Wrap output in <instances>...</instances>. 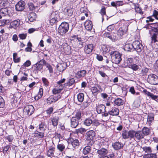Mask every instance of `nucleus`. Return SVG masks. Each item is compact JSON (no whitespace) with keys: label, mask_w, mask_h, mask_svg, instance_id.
I'll list each match as a JSON object with an SVG mask.
<instances>
[{"label":"nucleus","mask_w":158,"mask_h":158,"mask_svg":"<svg viewBox=\"0 0 158 158\" xmlns=\"http://www.w3.org/2000/svg\"><path fill=\"white\" fill-rule=\"evenodd\" d=\"M81 117V112L78 111L76 112L75 115L71 119V126L73 128H75L78 124L79 120Z\"/></svg>","instance_id":"obj_1"},{"label":"nucleus","mask_w":158,"mask_h":158,"mask_svg":"<svg viewBox=\"0 0 158 158\" xmlns=\"http://www.w3.org/2000/svg\"><path fill=\"white\" fill-rule=\"evenodd\" d=\"M47 155L49 157L53 156L55 149V146L52 141L47 143Z\"/></svg>","instance_id":"obj_2"},{"label":"nucleus","mask_w":158,"mask_h":158,"mask_svg":"<svg viewBox=\"0 0 158 158\" xmlns=\"http://www.w3.org/2000/svg\"><path fill=\"white\" fill-rule=\"evenodd\" d=\"M69 26L68 23L64 22L60 25L58 28V32L62 35H64L68 32Z\"/></svg>","instance_id":"obj_3"},{"label":"nucleus","mask_w":158,"mask_h":158,"mask_svg":"<svg viewBox=\"0 0 158 158\" xmlns=\"http://www.w3.org/2000/svg\"><path fill=\"white\" fill-rule=\"evenodd\" d=\"M113 63L116 64H119L122 60L121 55L117 51L111 52L110 53Z\"/></svg>","instance_id":"obj_4"},{"label":"nucleus","mask_w":158,"mask_h":158,"mask_svg":"<svg viewBox=\"0 0 158 158\" xmlns=\"http://www.w3.org/2000/svg\"><path fill=\"white\" fill-rule=\"evenodd\" d=\"M46 63V62L44 60H41L33 66L34 71L35 73H38V71H41L43 69V65Z\"/></svg>","instance_id":"obj_5"},{"label":"nucleus","mask_w":158,"mask_h":158,"mask_svg":"<svg viewBox=\"0 0 158 158\" xmlns=\"http://www.w3.org/2000/svg\"><path fill=\"white\" fill-rule=\"evenodd\" d=\"M34 111V107L28 105L26 106L23 109V113L25 115H30L32 114Z\"/></svg>","instance_id":"obj_6"},{"label":"nucleus","mask_w":158,"mask_h":158,"mask_svg":"<svg viewBox=\"0 0 158 158\" xmlns=\"http://www.w3.org/2000/svg\"><path fill=\"white\" fill-rule=\"evenodd\" d=\"M148 80L151 84L155 85L158 83V77L154 74H150L148 76Z\"/></svg>","instance_id":"obj_7"},{"label":"nucleus","mask_w":158,"mask_h":158,"mask_svg":"<svg viewBox=\"0 0 158 158\" xmlns=\"http://www.w3.org/2000/svg\"><path fill=\"white\" fill-rule=\"evenodd\" d=\"M133 48L137 52H140L143 49V47L139 41H135L133 43Z\"/></svg>","instance_id":"obj_8"},{"label":"nucleus","mask_w":158,"mask_h":158,"mask_svg":"<svg viewBox=\"0 0 158 158\" xmlns=\"http://www.w3.org/2000/svg\"><path fill=\"white\" fill-rule=\"evenodd\" d=\"M127 27L126 25L119 28L117 33L119 39H121L122 36L126 33L128 30Z\"/></svg>","instance_id":"obj_9"},{"label":"nucleus","mask_w":158,"mask_h":158,"mask_svg":"<svg viewBox=\"0 0 158 158\" xmlns=\"http://www.w3.org/2000/svg\"><path fill=\"white\" fill-rule=\"evenodd\" d=\"M25 3L23 1H20L15 5V9L17 11H22L25 8Z\"/></svg>","instance_id":"obj_10"},{"label":"nucleus","mask_w":158,"mask_h":158,"mask_svg":"<svg viewBox=\"0 0 158 158\" xmlns=\"http://www.w3.org/2000/svg\"><path fill=\"white\" fill-rule=\"evenodd\" d=\"M73 9L72 8L71 6H67L64 10V13L66 16H71L73 13Z\"/></svg>","instance_id":"obj_11"},{"label":"nucleus","mask_w":158,"mask_h":158,"mask_svg":"<svg viewBox=\"0 0 158 158\" xmlns=\"http://www.w3.org/2000/svg\"><path fill=\"white\" fill-rule=\"evenodd\" d=\"M143 92L148 96L152 100L156 101L158 102V96L154 95L153 94L151 93L147 90L146 89H144Z\"/></svg>","instance_id":"obj_12"},{"label":"nucleus","mask_w":158,"mask_h":158,"mask_svg":"<svg viewBox=\"0 0 158 158\" xmlns=\"http://www.w3.org/2000/svg\"><path fill=\"white\" fill-rule=\"evenodd\" d=\"M93 49V46L92 44L86 45L84 47V52L87 54L91 53Z\"/></svg>","instance_id":"obj_13"},{"label":"nucleus","mask_w":158,"mask_h":158,"mask_svg":"<svg viewBox=\"0 0 158 158\" xmlns=\"http://www.w3.org/2000/svg\"><path fill=\"white\" fill-rule=\"evenodd\" d=\"M65 80V79L63 78L57 82L56 85V86L59 89H60V90L61 91L64 87V86L66 85L63 84Z\"/></svg>","instance_id":"obj_14"},{"label":"nucleus","mask_w":158,"mask_h":158,"mask_svg":"<svg viewBox=\"0 0 158 158\" xmlns=\"http://www.w3.org/2000/svg\"><path fill=\"white\" fill-rule=\"evenodd\" d=\"M94 136L95 133L93 130L87 132L86 135L87 139L89 140H93Z\"/></svg>","instance_id":"obj_15"},{"label":"nucleus","mask_w":158,"mask_h":158,"mask_svg":"<svg viewBox=\"0 0 158 158\" xmlns=\"http://www.w3.org/2000/svg\"><path fill=\"white\" fill-rule=\"evenodd\" d=\"M59 119V117L58 116H55L50 119L52 125L54 127L56 126L57 125Z\"/></svg>","instance_id":"obj_16"},{"label":"nucleus","mask_w":158,"mask_h":158,"mask_svg":"<svg viewBox=\"0 0 158 158\" xmlns=\"http://www.w3.org/2000/svg\"><path fill=\"white\" fill-rule=\"evenodd\" d=\"M84 25L85 29L87 30H91L92 28V23L90 20H88L86 21L84 23Z\"/></svg>","instance_id":"obj_17"},{"label":"nucleus","mask_w":158,"mask_h":158,"mask_svg":"<svg viewBox=\"0 0 158 158\" xmlns=\"http://www.w3.org/2000/svg\"><path fill=\"white\" fill-rule=\"evenodd\" d=\"M86 73V71L85 70L78 71L76 74V77L80 78L84 77Z\"/></svg>","instance_id":"obj_18"},{"label":"nucleus","mask_w":158,"mask_h":158,"mask_svg":"<svg viewBox=\"0 0 158 158\" xmlns=\"http://www.w3.org/2000/svg\"><path fill=\"white\" fill-rule=\"evenodd\" d=\"M71 40H74L75 41L78 42V44L81 45H82L83 42L82 41L81 38L79 37L77 35H73L71 37Z\"/></svg>","instance_id":"obj_19"},{"label":"nucleus","mask_w":158,"mask_h":158,"mask_svg":"<svg viewBox=\"0 0 158 158\" xmlns=\"http://www.w3.org/2000/svg\"><path fill=\"white\" fill-rule=\"evenodd\" d=\"M106 107L104 105H98L97 108L96 110L99 114H100L105 111Z\"/></svg>","instance_id":"obj_20"},{"label":"nucleus","mask_w":158,"mask_h":158,"mask_svg":"<svg viewBox=\"0 0 158 158\" xmlns=\"http://www.w3.org/2000/svg\"><path fill=\"white\" fill-rule=\"evenodd\" d=\"M123 144L119 142H116L112 144L113 147L115 150L120 149L123 148Z\"/></svg>","instance_id":"obj_21"},{"label":"nucleus","mask_w":158,"mask_h":158,"mask_svg":"<svg viewBox=\"0 0 158 158\" xmlns=\"http://www.w3.org/2000/svg\"><path fill=\"white\" fill-rule=\"evenodd\" d=\"M109 114L111 115H117L119 113V110L116 108H112L111 110L108 111Z\"/></svg>","instance_id":"obj_22"},{"label":"nucleus","mask_w":158,"mask_h":158,"mask_svg":"<svg viewBox=\"0 0 158 158\" xmlns=\"http://www.w3.org/2000/svg\"><path fill=\"white\" fill-rule=\"evenodd\" d=\"M36 17V14L35 13H31L28 15L29 21L31 22L35 21Z\"/></svg>","instance_id":"obj_23"},{"label":"nucleus","mask_w":158,"mask_h":158,"mask_svg":"<svg viewBox=\"0 0 158 158\" xmlns=\"http://www.w3.org/2000/svg\"><path fill=\"white\" fill-rule=\"evenodd\" d=\"M135 137L139 140L143 138V135L140 131H135Z\"/></svg>","instance_id":"obj_24"},{"label":"nucleus","mask_w":158,"mask_h":158,"mask_svg":"<svg viewBox=\"0 0 158 158\" xmlns=\"http://www.w3.org/2000/svg\"><path fill=\"white\" fill-rule=\"evenodd\" d=\"M91 147L89 146H87L83 149L82 153L84 155H86L89 153L91 152Z\"/></svg>","instance_id":"obj_25"},{"label":"nucleus","mask_w":158,"mask_h":158,"mask_svg":"<svg viewBox=\"0 0 158 158\" xmlns=\"http://www.w3.org/2000/svg\"><path fill=\"white\" fill-rule=\"evenodd\" d=\"M0 14L2 16L9 15V11L7 8H2L0 10Z\"/></svg>","instance_id":"obj_26"},{"label":"nucleus","mask_w":158,"mask_h":158,"mask_svg":"<svg viewBox=\"0 0 158 158\" xmlns=\"http://www.w3.org/2000/svg\"><path fill=\"white\" fill-rule=\"evenodd\" d=\"M97 153L100 155L104 156L107 154L108 151L105 148H102L98 149Z\"/></svg>","instance_id":"obj_27"},{"label":"nucleus","mask_w":158,"mask_h":158,"mask_svg":"<svg viewBox=\"0 0 158 158\" xmlns=\"http://www.w3.org/2000/svg\"><path fill=\"white\" fill-rule=\"evenodd\" d=\"M133 48V44L126 43L124 47V49L127 51H130L132 48Z\"/></svg>","instance_id":"obj_28"},{"label":"nucleus","mask_w":158,"mask_h":158,"mask_svg":"<svg viewBox=\"0 0 158 158\" xmlns=\"http://www.w3.org/2000/svg\"><path fill=\"white\" fill-rule=\"evenodd\" d=\"M20 24V20L17 19L14 20L10 23V25L14 27H18Z\"/></svg>","instance_id":"obj_29"},{"label":"nucleus","mask_w":158,"mask_h":158,"mask_svg":"<svg viewBox=\"0 0 158 158\" xmlns=\"http://www.w3.org/2000/svg\"><path fill=\"white\" fill-rule=\"evenodd\" d=\"M59 17V12L57 11H53L49 16L50 18H53L56 19H57Z\"/></svg>","instance_id":"obj_30"},{"label":"nucleus","mask_w":158,"mask_h":158,"mask_svg":"<svg viewBox=\"0 0 158 158\" xmlns=\"http://www.w3.org/2000/svg\"><path fill=\"white\" fill-rule=\"evenodd\" d=\"M43 95V89L40 88L39 90V92L37 96L34 97V99L36 100H38L39 99L41 98Z\"/></svg>","instance_id":"obj_31"},{"label":"nucleus","mask_w":158,"mask_h":158,"mask_svg":"<svg viewBox=\"0 0 158 158\" xmlns=\"http://www.w3.org/2000/svg\"><path fill=\"white\" fill-rule=\"evenodd\" d=\"M110 37V39L113 41H115L119 39L118 35L116 33H112Z\"/></svg>","instance_id":"obj_32"},{"label":"nucleus","mask_w":158,"mask_h":158,"mask_svg":"<svg viewBox=\"0 0 158 158\" xmlns=\"http://www.w3.org/2000/svg\"><path fill=\"white\" fill-rule=\"evenodd\" d=\"M114 102L115 104L118 106L122 105L124 104L123 100L120 98H117L115 99Z\"/></svg>","instance_id":"obj_33"},{"label":"nucleus","mask_w":158,"mask_h":158,"mask_svg":"<svg viewBox=\"0 0 158 158\" xmlns=\"http://www.w3.org/2000/svg\"><path fill=\"white\" fill-rule=\"evenodd\" d=\"M46 125L44 122H42L39 124V128L41 131H44L46 128Z\"/></svg>","instance_id":"obj_34"},{"label":"nucleus","mask_w":158,"mask_h":158,"mask_svg":"<svg viewBox=\"0 0 158 158\" xmlns=\"http://www.w3.org/2000/svg\"><path fill=\"white\" fill-rule=\"evenodd\" d=\"M142 131V133L143 135H148L150 132V130L147 127H144L143 128Z\"/></svg>","instance_id":"obj_35"},{"label":"nucleus","mask_w":158,"mask_h":158,"mask_svg":"<svg viewBox=\"0 0 158 158\" xmlns=\"http://www.w3.org/2000/svg\"><path fill=\"white\" fill-rule=\"evenodd\" d=\"M71 144L73 148H77L79 145L80 143L79 140L78 139H75L73 140V141L72 142Z\"/></svg>","instance_id":"obj_36"},{"label":"nucleus","mask_w":158,"mask_h":158,"mask_svg":"<svg viewBox=\"0 0 158 158\" xmlns=\"http://www.w3.org/2000/svg\"><path fill=\"white\" fill-rule=\"evenodd\" d=\"M77 98L78 101L80 102H82L84 99V95L82 93H80L77 95Z\"/></svg>","instance_id":"obj_37"},{"label":"nucleus","mask_w":158,"mask_h":158,"mask_svg":"<svg viewBox=\"0 0 158 158\" xmlns=\"http://www.w3.org/2000/svg\"><path fill=\"white\" fill-rule=\"evenodd\" d=\"M102 50L105 52H108L110 50V48L108 46L103 45L102 47Z\"/></svg>","instance_id":"obj_38"},{"label":"nucleus","mask_w":158,"mask_h":158,"mask_svg":"<svg viewBox=\"0 0 158 158\" xmlns=\"http://www.w3.org/2000/svg\"><path fill=\"white\" fill-rule=\"evenodd\" d=\"M92 123L93 121L89 118L86 119L85 120L84 122V125L87 126H90Z\"/></svg>","instance_id":"obj_39"},{"label":"nucleus","mask_w":158,"mask_h":158,"mask_svg":"<svg viewBox=\"0 0 158 158\" xmlns=\"http://www.w3.org/2000/svg\"><path fill=\"white\" fill-rule=\"evenodd\" d=\"M64 64H59L57 65V69L60 72L64 71L65 69V67H64Z\"/></svg>","instance_id":"obj_40"},{"label":"nucleus","mask_w":158,"mask_h":158,"mask_svg":"<svg viewBox=\"0 0 158 158\" xmlns=\"http://www.w3.org/2000/svg\"><path fill=\"white\" fill-rule=\"evenodd\" d=\"M143 151L146 153H151L152 152V148L150 147L145 146L142 148Z\"/></svg>","instance_id":"obj_41"},{"label":"nucleus","mask_w":158,"mask_h":158,"mask_svg":"<svg viewBox=\"0 0 158 158\" xmlns=\"http://www.w3.org/2000/svg\"><path fill=\"white\" fill-rule=\"evenodd\" d=\"M154 120V116L152 114L148 115L147 119V123L149 125L151 124L152 122Z\"/></svg>","instance_id":"obj_42"},{"label":"nucleus","mask_w":158,"mask_h":158,"mask_svg":"<svg viewBox=\"0 0 158 158\" xmlns=\"http://www.w3.org/2000/svg\"><path fill=\"white\" fill-rule=\"evenodd\" d=\"M13 60L15 63L19 62L20 60V57H17V53H14L13 54Z\"/></svg>","instance_id":"obj_43"},{"label":"nucleus","mask_w":158,"mask_h":158,"mask_svg":"<svg viewBox=\"0 0 158 158\" xmlns=\"http://www.w3.org/2000/svg\"><path fill=\"white\" fill-rule=\"evenodd\" d=\"M122 135L124 139H127L129 137V131H122Z\"/></svg>","instance_id":"obj_44"},{"label":"nucleus","mask_w":158,"mask_h":158,"mask_svg":"<svg viewBox=\"0 0 158 158\" xmlns=\"http://www.w3.org/2000/svg\"><path fill=\"white\" fill-rule=\"evenodd\" d=\"M157 35L155 33H154L151 37V43H155L158 40L157 39Z\"/></svg>","instance_id":"obj_45"},{"label":"nucleus","mask_w":158,"mask_h":158,"mask_svg":"<svg viewBox=\"0 0 158 158\" xmlns=\"http://www.w3.org/2000/svg\"><path fill=\"white\" fill-rule=\"evenodd\" d=\"M135 10L137 13L141 15H142L143 14V12L142 11L141 9L138 5L135 6Z\"/></svg>","instance_id":"obj_46"},{"label":"nucleus","mask_w":158,"mask_h":158,"mask_svg":"<svg viewBox=\"0 0 158 158\" xmlns=\"http://www.w3.org/2000/svg\"><path fill=\"white\" fill-rule=\"evenodd\" d=\"M129 65L130 66L129 67L134 71H137L139 69V66L135 64H133Z\"/></svg>","instance_id":"obj_47"},{"label":"nucleus","mask_w":158,"mask_h":158,"mask_svg":"<svg viewBox=\"0 0 158 158\" xmlns=\"http://www.w3.org/2000/svg\"><path fill=\"white\" fill-rule=\"evenodd\" d=\"M35 136L40 138H42L44 136V133L42 132L37 131L35 133Z\"/></svg>","instance_id":"obj_48"},{"label":"nucleus","mask_w":158,"mask_h":158,"mask_svg":"<svg viewBox=\"0 0 158 158\" xmlns=\"http://www.w3.org/2000/svg\"><path fill=\"white\" fill-rule=\"evenodd\" d=\"M133 61V59L132 58H128L127 60L126 61L125 63L127 64V65L128 67L130 66L129 65L132 64Z\"/></svg>","instance_id":"obj_49"},{"label":"nucleus","mask_w":158,"mask_h":158,"mask_svg":"<svg viewBox=\"0 0 158 158\" xmlns=\"http://www.w3.org/2000/svg\"><path fill=\"white\" fill-rule=\"evenodd\" d=\"M65 146L63 143L58 144L57 145V149L60 150V152L63 151L65 148Z\"/></svg>","instance_id":"obj_50"},{"label":"nucleus","mask_w":158,"mask_h":158,"mask_svg":"<svg viewBox=\"0 0 158 158\" xmlns=\"http://www.w3.org/2000/svg\"><path fill=\"white\" fill-rule=\"evenodd\" d=\"M75 80L74 78H72L69 80L68 82L65 84L66 85L70 86L74 84Z\"/></svg>","instance_id":"obj_51"},{"label":"nucleus","mask_w":158,"mask_h":158,"mask_svg":"<svg viewBox=\"0 0 158 158\" xmlns=\"http://www.w3.org/2000/svg\"><path fill=\"white\" fill-rule=\"evenodd\" d=\"M10 147V146L9 145H7L4 147L3 150V152L5 155H7L8 154L7 151Z\"/></svg>","instance_id":"obj_52"},{"label":"nucleus","mask_w":158,"mask_h":158,"mask_svg":"<svg viewBox=\"0 0 158 158\" xmlns=\"http://www.w3.org/2000/svg\"><path fill=\"white\" fill-rule=\"evenodd\" d=\"M44 65H45L46 68L48 69L50 73H53V69L52 66L50 64H46V63L44 64Z\"/></svg>","instance_id":"obj_53"},{"label":"nucleus","mask_w":158,"mask_h":158,"mask_svg":"<svg viewBox=\"0 0 158 158\" xmlns=\"http://www.w3.org/2000/svg\"><path fill=\"white\" fill-rule=\"evenodd\" d=\"M148 70L147 68L143 69L141 70L140 74L142 75H146L148 73Z\"/></svg>","instance_id":"obj_54"},{"label":"nucleus","mask_w":158,"mask_h":158,"mask_svg":"<svg viewBox=\"0 0 158 158\" xmlns=\"http://www.w3.org/2000/svg\"><path fill=\"white\" fill-rule=\"evenodd\" d=\"M54 98H53V96H51L49 97L47 100V103L48 104H50L52 102H54Z\"/></svg>","instance_id":"obj_55"},{"label":"nucleus","mask_w":158,"mask_h":158,"mask_svg":"<svg viewBox=\"0 0 158 158\" xmlns=\"http://www.w3.org/2000/svg\"><path fill=\"white\" fill-rule=\"evenodd\" d=\"M5 105V102L3 98L0 96V108H3Z\"/></svg>","instance_id":"obj_56"},{"label":"nucleus","mask_w":158,"mask_h":158,"mask_svg":"<svg viewBox=\"0 0 158 158\" xmlns=\"http://www.w3.org/2000/svg\"><path fill=\"white\" fill-rule=\"evenodd\" d=\"M129 131V137L133 138L135 137V131Z\"/></svg>","instance_id":"obj_57"},{"label":"nucleus","mask_w":158,"mask_h":158,"mask_svg":"<svg viewBox=\"0 0 158 158\" xmlns=\"http://www.w3.org/2000/svg\"><path fill=\"white\" fill-rule=\"evenodd\" d=\"M28 6L29 10L31 11L34 10L36 7L32 3H28Z\"/></svg>","instance_id":"obj_58"},{"label":"nucleus","mask_w":158,"mask_h":158,"mask_svg":"<svg viewBox=\"0 0 158 158\" xmlns=\"http://www.w3.org/2000/svg\"><path fill=\"white\" fill-rule=\"evenodd\" d=\"M5 138L9 142H11L13 140L14 138L12 135H9L6 136Z\"/></svg>","instance_id":"obj_59"},{"label":"nucleus","mask_w":158,"mask_h":158,"mask_svg":"<svg viewBox=\"0 0 158 158\" xmlns=\"http://www.w3.org/2000/svg\"><path fill=\"white\" fill-rule=\"evenodd\" d=\"M52 91L53 93L54 94H59L61 92V91L60 90V89H58V88L56 86L54 89H53Z\"/></svg>","instance_id":"obj_60"},{"label":"nucleus","mask_w":158,"mask_h":158,"mask_svg":"<svg viewBox=\"0 0 158 158\" xmlns=\"http://www.w3.org/2000/svg\"><path fill=\"white\" fill-rule=\"evenodd\" d=\"M7 1L5 0L1 1L0 2V7H5L7 6Z\"/></svg>","instance_id":"obj_61"},{"label":"nucleus","mask_w":158,"mask_h":158,"mask_svg":"<svg viewBox=\"0 0 158 158\" xmlns=\"http://www.w3.org/2000/svg\"><path fill=\"white\" fill-rule=\"evenodd\" d=\"M49 19V22L51 25H52L56 23L57 22V19H56L53 18H50V17Z\"/></svg>","instance_id":"obj_62"},{"label":"nucleus","mask_w":158,"mask_h":158,"mask_svg":"<svg viewBox=\"0 0 158 158\" xmlns=\"http://www.w3.org/2000/svg\"><path fill=\"white\" fill-rule=\"evenodd\" d=\"M86 130L84 128H81L78 129L76 130V132L77 134L79 133H82L83 132H85Z\"/></svg>","instance_id":"obj_63"},{"label":"nucleus","mask_w":158,"mask_h":158,"mask_svg":"<svg viewBox=\"0 0 158 158\" xmlns=\"http://www.w3.org/2000/svg\"><path fill=\"white\" fill-rule=\"evenodd\" d=\"M19 36L20 39L22 40H24L26 38L27 36V34L26 33L20 34H19Z\"/></svg>","instance_id":"obj_64"}]
</instances>
